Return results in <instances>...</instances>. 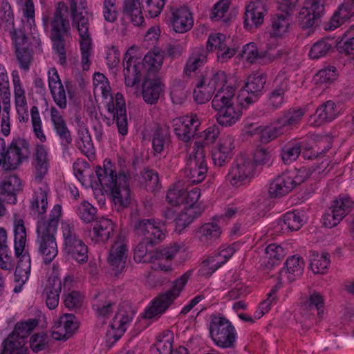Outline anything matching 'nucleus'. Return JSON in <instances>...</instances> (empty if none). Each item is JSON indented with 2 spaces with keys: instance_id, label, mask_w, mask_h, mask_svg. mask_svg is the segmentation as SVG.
Returning <instances> with one entry per match:
<instances>
[{
  "instance_id": "f3484780",
  "label": "nucleus",
  "mask_w": 354,
  "mask_h": 354,
  "mask_svg": "<svg viewBox=\"0 0 354 354\" xmlns=\"http://www.w3.org/2000/svg\"><path fill=\"white\" fill-rule=\"evenodd\" d=\"M339 113V111L333 101H326L317 109L313 124L315 127H320L330 122L337 117Z\"/></svg>"
},
{
  "instance_id": "052dcab7",
  "label": "nucleus",
  "mask_w": 354,
  "mask_h": 354,
  "mask_svg": "<svg viewBox=\"0 0 354 354\" xmlns=\"http://www.w3.org/2000/svg\"><path fill=\"white\" fill-rule=\"evenodd\" d=\"M325 14L324 0H311V21H318Z\"/></svg>"
},
{
  "instance_id": "c9c22d12",
  "label": "nucleus",
  "mask_w": 354,
  "mask_h": 354,
  "mask_svg": "<svg viewBox=\"0 0 354 354\" xmlns=\"http://www.w3.org/2000/svg\"><path fill=\"white\" fill-rule=\"evenodd\" d=\"M329 254L327 252H317L311 253V270L315 274L324 273L330 264Z\"/></svg>"
},
{
  "instance_id": "c756f323",
  "label": "nucleus",
  "mask_w": 354,
  "mask_h": 354,
  "mask_svg": "<svg viewBox=\"0 0 354 354\" xmlns=\"http://www.w3.org/2000/svg\"><path fill=\"white\" fill-rule=\"evenodd\" d=\"M353 8L342 3L333 14L330 22L329 27L325 29L334 30L346 22H350Z\"/></svg>"
},
{
  "instance_id": "c03bdc74",
  "label": "nucleus",
  "mask_w": 354,
  "mask_h": 354,
  "mask_svg": "<svg viewBox=\"0 0 354 354\" xmlns=\"http://www.w3.org/2000/svg\"><path fill=\"white\" fill-rule=\"evenodd\" d=\"M179 251V247L176 245L162 250H156L150 253L149 259L147 261H156L162 259L171 260Z\"/></svg>"
},
{
  "instance_id": "ea45409f",
  "label": "nucleus",
  "mask_w": 354,
  "mask_h": 354,
  "mask_svg": "<svg viewBox=\"0 0 354 354\" xmlns=\"http://www.w3.org/2000/svg\"><path fill=\"white\" fill-rule=\"evenodd\" d=\"M133 315V311L130 308H129L127 310L124 309V307H120L113 319V321L111 324V328H125V325L129 324L132 320Z\"/></svg>"
},
{
  "instance_id": "4468645a",
  "label": "nucleus",
  "mask_w": 354,
  "mask_h": 354,
  "mask_svg": "<svg viewBox=\"0 0 354 354\" xmlns=\"http://www.w3.org/2000/svg\"><path fill=\"white\" fill-rule=\"evenodd\" d=\"M171 21L176 32L184 33L192 28L194 24L192 14L187 7L171 8Z\"/></svg>"
},
{
  "instance_id": "6e6552de",
  "label": "nucleus",
  "mask_w": 354,
  "mask_h": 354,
  "mask_svg": "<svg viewBox=\"0 0 354 354\" xmlns=\"http://www.w3.org/2000/svg\"><path fill=\"white\" fill-rule=\"evenodd\" d=\"M38 325V321L36 319H29L26 322L17 323L14 330L8 335L6 339L3 341L6 351L8 349L19 351L27 349L24 348L25 339L27 338L33 329Z\"/></svg>"
},
{
  "instance_id": "f03ea898",
  "label": "nucleus",
  "mask_w": 354,
  "mask_h": 354,
  "mask_svg": "<svg viewBox=\"0 0 354 354\" xmlns=\"http://www.w3.org/2000/svg\"><path fill=\"white\" fill-rule=\"evenodd\" d=\"M134 232L136 235L144 236L134 249V259L139 262L147 261L145 258L147 257L148 247H153L165 239V234L152 219L138 220L134 224Z\"/></svg>"
},
{
  "instance_id": "9d476101",
  "label": "nucleus",
  "mask_w": 354,
  "mask_h": 354,
  "mask_svg": "<svg viewBox=\"0 0 354 354\" xmlns=\"http://www.w3.org/2000/svg\"><path fill=\"white\" fill-rule=\"evenodd\" d=\"M174 131L177 137L185 142L197 135L201 122L196 115L185 116L173 120Z\"/></svg>"
},
{
  "instance_id": "680f3d73",
  "label": "nucleus",
  "mask_w": 354,
  "mask_h": 354,
  "mask_svg": "<svg viewBox=\"0 0 354 354\" xmlns=\"http://www.w3.org/2000/svg\"><path fill=\"white\" fill-rule=\"evenodd\" d=\"M342 220L338 214L329 208L322 217V223L326 227L331 228L339 224Z\"/></svg>"
},
{
  "instance_id": "7c9ffc66",
  "label": "nucleus",
  "mask_w": 354,
  "mask_h": 354,
  "mask_svg": "<svg viewBox=\"0 0 354 354\" xmlns=\"http://www.w3.org/2000/svg\"><path fill=\"white\" fill-rule=\"evenodd\" d=\"M202 213V209L194 210L192 208H185L174 219L176 224L175 231L178 234L185 229L196 218Z\"/></svg>"
},
{
  "instance_id": "f704fd0d",
  "label": "nucleus",
  "mask_w": 354,
  "mask_h": 354,
  "mask_svg": "<svg viewBox=\"0 0 354 354\" xmlns=\"http://www.w3.org/2000/svg\"><path fill=\"white\" fill-rule=\"evenodd\" d=\"M286 267L279 272V279L281 280L284 274L291 273L294 275H301L303 273L304 262L299 257L293 255L288 258L285 262Z\"/></svg>"
},
{
  "instance_id": "8fccbe9b",
  "label": "nucleus",
  "mask_w": 354,
  "mask_h": 354,
  "mask_svg": "<svg viewBox=\"0 0 354 354\" xmlns=\"http://www.w3.org/2000/svg\"><path fill=\"white\" fill-rule=\"evenodd\" d=\"M145 5V12H147L149 17L154 18L158 16L164 6L165 0H141Z\"/></svg>"
},
{
  "instance_id": "473e14b6",
  "label": "nucleus",
  "mask_w": 354,
  "mask_h": 354,
  "mask_svg": "<svg viewBox=\"0 0 354 354\" xmlns=\"http://www.w3.org/2000/svg\"><path fill=\"white\" fill-rule=\"evenodd\" d=\"M14 232L15 254L19 257L24 250L26 241V231L22 219L15 222Z\"/></svg>"
},
{
  "instance_id": "e2e57ef3",
  "label": "nucleus",
  "mask_w": 354,
  "mask_h": 354,
  "mask_svg": "<svg viewBox=\"0 0 354 354\" xmlns=\"http://www.w3.org/2000/svg\"><path fill=\"white\" fill-rule=\"evenodd\" d=\"M48 205L47 193L41 190L35 201L32 203V207L36 209L39 214H43L46 212Z\"/></svg>"
},
{
  "instance_id": "69168bd1",
  "label": "nucleus",
  "mask_w": 354,
  "mask_h": 354,
  "mask_svg": "<svg viewBox=\"0 0 354 354\" xmlns=\"http://www.w3.org/2000/svg\"><path fill=\"white\" fill-rule=\"evenodd\" d=\"M310 176V171L306 167H301L291 171V178L294 187L303 183Z\"/></svg>"
},
{
  "instance_id": "2f4dec72",
  "label": "nucleus",
  "mask_w": 354,
  "mask_h": 354,
  "mask_svg": "<svg viewBox=\"0 0 354 354\" xmlns=\"http://www.w3.org/2000/svg\"><path fill=\"white\" fill-rule=\"evenodd\" d=\"M337 77L336 68L334 66H328L319 70L314 76L315 84L321 87V90L324 91L328 84L333 82Z\"/></svg>"
},
{
  "instance_id": "e433bc0d",
  "label": "nucleus",
  "mask_w": 354,
  "mask_h": 354,
  "mask_svg": "<svg viewBox=\"0 0 354 354\" xmlns=\"http://www.w3.org/2000/svg\"><path fill=\"white\" fill-rule=\"evenodd\" d=\"M239 116V113L236 112L233 106H227L217 113L216 118L219 124L227 127L234 124Z\"/></svg>"
},
{
  "instance_id": "1a4fd4ad",
  "label": "nucleus",
  "mask_w": 354,
  "mask_h": 354,
  "mask_svg": "<svg viewBox=\"0 0 354 354\" xmlns=\"http://www.w3.org/2000/svg\"><path fill=\"white\" fill-rule=\"evenodd\" d=\"M195 146H197V151L194 157L190 158L189 160L185 174L191 183L197 184L205 179L207 167L204 160L203 145L200 146V142H196Z\"/></svg>"
},
{
  "instance_id": "bf43d9fd",
  "label": "nucleus",
  "mask_w": 354,
  "mask_h": 354,
  "mask_svg": "<svg viewBox=\"0 0 354 354\" xmlns=\"http://www.w3.org/2000/svg\"><path fill=\"white\" fill-rule=\"evenodd\" d=\"M125 84L127 86H133L140 81V63H136V61L133 64V73H124Z\"/></svg>"
},
{
  "instance_id": "c85d7f7f",
  "label": "nucleus",
  "mask_w": 354,
  "mask_h": 354,
  "mask_svg": "<svg viewBox=\"0 0 354 354\" xmlns=\"http://www.w3.org/2000/svg\"><path fill=\"white\" fill-rule=\"evenodd\" d=\"M326 313L324 297L319 292L311 294V317L315 325L319 326L324 319Z\"/></svg>"
},
{
  "instance_id": "a211bd4d",
  "label": "nucleus",
  "mask_w": 354,
  "mask_h": 354,
  "mask_svg": "<svg viewBox=\"0 0 354 354\" xmlns=\"http://www.w3.org/2000/svg\"><path fill=\"white\" fill-rule=\"evenodd\" d=\"M127 248L124 244L115 243L109 251L108 262L115 274L122 272L126 266Z\"/></svg>"
},
{
  "instance_id": "423d86ee",
  "label": "nucleus",
  "mask_w": 354,
  "mask_h": 354,
  "mask_svg": "<svg viewBox=\"0 0 354 354\" xmlns=\"http://www.w3.org/2000/svg\"><path fill=\"white\" fill-rule=\"evenodd\" d=\"M62 229L64 239L63 250L67 258L81 264L87 262L88 259L87 246L77 237L73 227L66 224Z\"/></svg>"
},
{
  "instance_id": "cd10ccee",
  "label": "nucleus",
  "mask_w": 354,
  "mask_h": 354,
  "mask_svg": "<svg viewBox=\"0 0 354 354\" xmlns=\"http://www.w3.org/2000/svg\"><path fill=\"white\" fill-rule=\"evenodd\" d=\"M39 252L44 257V262L49 264L57 255L58 249L56 239H37Z\"/></svg>"
},
{
  "instance_id": "7ed1b4c3",
  "label": "nucleus",
  "mask_w": 354,
  "mask_h": 354,
  "mask_svg": "<svg viewBox=\"0 0 354 354\" xmlns=\"http://www.w3.org/2000/svg\"><path fill=\"white\" fill-rule=\"evenodd\" d=\"M64 12H68V7L64 1L57 3L53 19L51 21L50 38L53 48L59 55V63L64 65L66 62L65 39L64 34H67L69 29V21L64 18Z\"/></svg>"
},
{
  "instance_id": "dca6fc26",
  "label": "nucleus",
  "mask_w": 354,
  "mask_h": 354,
  "mask_svg": "<svg viewBox=\"0 0 354 354\" xmlns=\"http://www.w3.org/2000/svg\"><path fill=\"white\" fill-rule=\"evenodd\" d=\"M232 247H227L219 252L216 257H211L203 261L201 272L209 277L213 272L223 265L234 253Z\"/></svg>"
},
{
  "instance_id": "aec40b11",
  "label": "nucleus",
  "mask_w": 354,
  "mask_h": 354,
  "mask_svg": "<svg viewBox=\"0 0 354 354\" xmlns=\"http://www.w3.org/2000/svg\"><path fill=\"white\" fill-rule=\"evenodd\" d=\"M114 103L116 109L114 120L116 122L118 131L122 136L127 135L128 132L127 110L125 102L121 93H118L115 95Z\"/></svg>"
},
{
  "instance_id": "ddd939ff",
  "label": "nucleus",
  "mask_w": 354,
  "mask_h": 354,
  "mask_svg": "<svg viewBox=\"0 0 354 354\" xmlns=\"http://www.w3.org/2000/svg\"><path fill=\"white\" fill-rule=\"evenodd\" d=\"M142 86L144 100L150 104L156 103L163 87L158 75L152 72L147 73Z\"/></svg>"
},
{
  "instance_id": "58836bf2",
  "label": "nucleus",
  "mask_w": 354,
  "mask_h": 354,
  "mask_svg": "<svg viewBox=\"0 0 354 354\" xmlns=\"http://www.w3.org/2000/svg\"><path fill=\"white\" fill-rule=\"evenodd\" d=\"M1 15L0 17V27L4 30H10L14 27V14L10 4L8 1H3L1 5Z\"/></svg>"
},
{
  "instance_id": "37998d69",
  "label": "nucleus",
  "mask_w": 354,
  "mask_h": 354,
  "mask_svg": "<svg viewBox=\"0 0 354 354\" xmlns=\"http://www.w3.org/2000/svg\"><path fill=\"white\" fill-rule=\"evenodd\" d=\"M15 53L20 68L25 71H28L33 59L32 50L29 46H26L17 49Z\"/></svg>"
},
{
  "instance_id": "0e129e2a",
  "label": "nucleus",
  "mask_w": 354,
  "mask_h": 354,
  "mask_svg": "<svg viewBox=\"0 0 354 354\" xmlns=\"http://www.w3.org/2000/svg\"><path fill=\"white\" fill-rule=\"evenodd\" d=\"M271 159L270 151L266 149H257L253 155L254 163L256 165H264L268 164Z\"/></svg>"
},
{
  "instance_id": "a18cd8bd",
  "label": "nucleus",
  "mask_w": 354,
  "mask_h": 354,
  "mask_svg": "<svg viewBox=\"0 0 354 354\" xmlns=\"http://www.w3.org/2000/svg\"><path fill=\"white\" fill-rule=\"evenodd\" d=\"M303 115L304 111L302 109H290L285 113L283 118L278 120V122L282 127L293 126L300 121Z\"/></svg>"
},
{
  "instance_id": "4d7b16f0",
  "label": "nucleus",
  "mask_w": 354,
  "mask_h": 354,
  "mask_svg": "<svg viewBox=\"0 0 354 354\" xmlns=\"http://www.w3.org/2000/svg\"><path fill=\"white\" fill-rule=\"evenodd\" d=\"M184 189H169L166 199L172 206H179L183 204L185 200Z\"/></svg>"
},
{
  "instance_id": "4c0bfd02",
  "label": "nucleus",
  "mask_w": 354,
  "mask_h": 354,
  "mask_svg": "<svg viewBox=\"0 0 354 354\" xmlns=\"http://www.w3.org/2000/svg\"><path fill=\"white\" fill-rule=\"evenodd\" d=\"M266 76L265 74H254L248 78L245 84L246 91L255 96L260 93L266 84Z\"/></svg>"
},
{
  "instance_id": "338daca9",
  "label": "nucleus",
  "mask_w": 354,
  "mask_h": 354,
  "mask_svg": "<svg viewBox=\"0 0 354 354\" xmlns=\"http://www.w3.org/2000/svg\"><path fill=\"white\" fill-rule=\"evenodd\" d=\"M274 180L283 187V190L288 194L295 187L291 178V171H286L281 175H279Z\"/></svg>"
},
{
  "instance_id": "0eeeda50",
  "label": "nucleus",
  "mask_w": 354,
  "mask_h": 354,
  "mask_svg": "<svg viewBox=\"0 0 354 354\" xmlns=\"http://www.w3.org/2000/svg\"><path fill=\"white\" fill-rule=\"evenodd\" d=\"M28 149V143L24 139L13 140L6 150L0 151V167L5 171L16 170L28 156L23 155L19 145Z\"/></svg>"
},
{
  "instance_id": "13d9d810",
  "label": "nucleus",
  "mask_w": 354,
  "mask_h": 354,
  "mask_svg": "<svg viewBox=\"0 0 354 354\" xmlns=\"http://www.w3.org/2000/svg\"><path fill=\"white\" fill-rule=\"evenodd\" d=\"M83 298L80 292L73 291L70 292L64 300V304L69 309L76 310L82 306Z\"/></svg>"
},
{
  "instance_id": "72a5a7b5",
  "label": "nucleus",
  "mask_w": 354,
  "mask_h": 354,
  "mask_svg": "<svg viewBox=\"0 0 354 354\" xmlns=\"http://www.w3.org/2000/svg\"><path fill=\"white\" fill-rule=\"evenodd\" d=\"M353 206L354 202L350 197L346 195H339L333 201L330 208L343 219L351 211Z\"/></svg>"
},
{
  "instance_id": "5701e85b",
  "label": "nucleus",
  "mask_w": 354,
  "mask_h": 354,
  "mask_svg": "<svg viewBox=\"0 0 354 354\" xmlns=\"http://www.w3.org/2000/svg\"><path fill=\"white\" fill-rule=\"evenodd\" d=\"M234 148L232 137H227L219 144L218 147L213 151L212 156L215 165L223 166L232 158V149Z\"/></svg>"
},
{
  "instance_id": "2eb2a0df",
  "label": "nucleus",
  "mask_w": 354,
  "mask_h": 354,
  "mask_svg": "<svg viewBox=\"0 0 354 354\" xmlns=\"http://www.w3.org/2000/svg\"><path fill=\"white\" fill-rule=\"evenodd\" d=\"M266 12L262 0H251L245 12L244 27L246 29L257 28L263 23V15Z\"/></svg>"
},
{
  "instance_id": "f257e3e1",
  "label": "nucleus",
  "mask_w": 354,
  "mask_h": 354,
  "mask_svg": "<svg viewBox=\"0 0 354 354\" xmlns=\"http://www.w3.org/2000/svg\"><path fill=\"white\" fill-rule=\"evenodd\" d=\"M95 173L101 185L110 189L115 205H118L122 209L127 207L131 200L126 174L120 173L117 176L112 168L102 169L99 165L95 167Z\"/></svg>"
},
{
  "instance_id": "603ef678",
  "label": "nucleus",
  "mask_w": 354,
  "mask_h": 354,
  "mask_svg": "<svg viewBox=\"0 0 354 354\" xmlns=\"http://www.w3.org/2000/svg\"><path fill=\"white\" fill-rule=\"evenodd\" d=\"M226 83L227 78L225 73L219 71L213 75L207 84V88L210 89V92H214L215 90L218 88V93H221Z\"/></svg>"
},
{
  "instance_id": "393cba45",
  "label": "nucleus",
  "mask_w": 354,
  "mask_h": 354,
  "mask_svg": "<svg viewBox=\"0 0 354 354\" xmlns=\"http://www.w3.org/2000/svg\"><path fill=\"white\" fill-rule=\"evenodd\" d=\"M115 225L113 221L106 218L102 217L95 221L93 226L94 237L95 241H106L113 234Z\"/></svg>"
},
{
  "instance_id": "09e8293b",
  "label": "nucleus",
  "mask_w": 354,
  "mask_h": 354,
  "mask_svg": "<svg viewBox=\"0 0 354 354\" xmlns=\"http://www.w3.org/2000/svg\"><path fill=\"white\" fill-rule=\"evenodd\" d=\"M185 200L183 205H185V208H192L194 210L201 209L197 205L196 203L201 196L200 189L195 187L190 191L185 189L184 195Z\"/></svg>"
},
{
  "instance_id": "a878e982",
  "label": "nucleus",
  "mask_w": 354,
  "mask_h": 354,
  "mask_svg": "<svg viewBox=\"0 0 354 354\" xmlns=\"http://www.w3.org/2000/svg\"><path fill=\"white\" fill-rule=\"evenodd\" d=\"M34 165L36 169V179L41 181L48 172V159L47 151L42 145H37L33 155Z\"/></svg>"
},
{
  "instance_id": "f8f14e48",
  "label": "nucleus",
  "mask_w": 354,
  "mask_h": 354,
  "mask_svg": "<svg viewBox=\"0 0 354 354\" xmlns=\"http://www.w3.org/2000/svg\"><path fill=\"white\" fill-rule=\"evenodd\" d=\"M61 211V205H55L50 212L48 220L41 219L37 222V239H55Z\"/></svg>"
},
{
  "instance_id": "3c124183",
  "label": "nucleus",
  "mask_w": 354,
  "mask_h": 354,
  "mask_svg": "<svg viewBox=\"0 0 354 354\" xmlns=\"http://www.w3.org/2000/svg\"><path fill=\"white\" fill-rule=\"evenodd\" d=\"M78 214L85 223L95 220L96 209L88 202L84 201L78 208Z\"/></svg>"
},
{
  "instance_id": "6ab92c4d",
  "label": "nucleus",
  "mask_w": 354,
  "mask_h": 354,
  "mask_svg": "<svg viewBox=\"0 0 354 354\" xmlns=\"http://www.w3.org/2000/svg\"><path fill=\"white\" fill-rule=\"evenodd\" d=\"M21 187L20 178L16 175L10 176L0 183V196H6L8 203L15 204L17 193L21 189Z\"/></svg>"
},
{
  "instance_id": "20e7f679",
  "label": "nucleus",
  "mask_w": 354,
  "mask_h": 354,
  "mask_svg": "<svg viewBox=\"0 0 354 354\" xmlns=\"http://www.w3.org/2000/svg\"><path fill=\"white\" fill-rule=\"evenodd\" d=\"M191 274L192 271L189 270L175 280L171 289L159 295L153 299L151 305L145 310L142 317L145 319H152L162 315L174 302L175 299L178 297L190 278Z\"/></svg>"
},
{
  "instance_id": "de8ad7c7",
  "label": "nucleus",
  "mask_w": 354,
  "mask_h": 354,
  "mask_svg": "<svg viewBox=\"0 0 354 354\" xmlns=\"http://www.w3.org/2000/svg\"><path fill=\"white\" fill-rule=\"evenodd\" d=\"M283 223L288 230L296 231L303 225V219L301 218L299 212H289L284 214Z\"/></svg>"
},
{
  "instance_id": "412c9836",
  "label": "nucleus",
  "mask_w": 354,
  "mask_h": 354,
  "mask_svg": "<svg viewBox=\"0 0 354 354\" xmlns=\"http://www.w3.org/2000/svg\"><path fill=\"white\" fill-rule=\"evenodd\" d=\"M214 48H218L223 51L221 55L218 54V58L221 57L223 59H230L236 53L234 49L229 48L226 44V36L221 33L216 35H210L207 43V50L208 51L213 50Z\"/></svg>"
},
{
  "instance_id": "9b49d317",
  "label": "nucleus",
  "mask_w": 354,
  "mask_h": 354,
  "mask_svg": "<svg viewBox=\"0 0 354 354\" xmlns=\"http://www.w3.org/2000/svg\"><path fill=\"white\" fill-rule=\"evenodd\" d=\"M254 171V165L250 160L240 158L236 160L227 174V180L234 186H241L250 178Z\"/></svg>"
},
{
  "instance_id": "6e6d98bb",
  "label": "nucleus",
  "mask_w": 354,
  "mask_h": 354,
  "mask_svg": "<svg viewBox=\"0 0 354 354\" xmlns=\"http://www.w3.org/2000/svg\"><path fill=\"white\" fill-rule=\"evenodd\" d=\"M8 31L15 44V50L19 48H23V47L29 46L28 38L22 30L14 28Z\"/></svg>"
},
{
  "instance_id": "b1692460",
  "label": "nucleus",
  "mask_w": 354,
  "mask_h": 354,
  "mask_svg": "<svg viewBox=\"0 0 354 354\" xmlns=\"http://www.w3.org/2000/svg\"><path fill=\"white\" fill-rule=\"evenodd\" d=\"M142 10H145L141 0H124L123 12L131 18L134 26H140L144 22Z\"/></svg>"
},
{
  "instance_id": "49530a36",
  "label": "nucleus",
  "mask_w": 354,
  "mask_h": 354,
  "mask_svg": "<svg viewBox=\"0 0 354 354\" xmlns=\"http://www.w3.org/2000/svg\"><path fill=\"white\" fill-rule=\"evenodd\" d=\"M301 153V149L299 145H286L282 148L281 156L284 164L289 165L292 161L296 160Z\"/></svg>"
},
{
  "instance_id": "864d4df0",
  "label": "nucleus",
  "mask_w": 354,
  "mask_h": 354,
  "mask_svg": "<svg viewBox=\"0 0 354 354\" xmlns=\"http://www.w3.org/2000/svg\"><path fill=\"white\" fill-rule=\"evenodd\" d=\"M287 88L288 85L286 82H283L272 91L269 101L273 107L277 108L283 103L284 93Z\"/></svg>"
},
{
  "instance_id": "a19ab883",
  "label": "nucleus",
  "mask_w": 354,
  "mask_h": 354,
  "mask_svg": "<svg viewBox=\"0 0 354 354\" xmlns=\"http://www.w3.org/2000/svg\"><path fill=\"white\" fill-rule=\"evenodd\" d=\"M266 259H268L266 267L270 268L275 264V261H279L285 257L284 250L280 245L272 243L265 249Z\"/></svg>"
},
{
  "instance_id": "39448f33",
  "label": "nucleus",
  "mask_w": 354,
  "mask_h": 354,
  "mask_svg": "<svg viewBox=\"0 0 354 354\" xmlns=\"http://www.w3.org/2000/svg\"><path fill=\"white\" fill-rule=\"evenodd\" d=\"M209 330L211 338L217 346L225 348H234L236 329L227 318L212 315Z\"/></svg>"
},
{
  "instance_id": "774afa93",
  "label": "nucleus",
  "mask_w": 354,
  "mask_h": 354,
  "mask_svg": "<svg viewBox=\"0 0 354 354\" xmlns=\"http://www.w3.org/2000/svg\"><path fill=\"white\" fill-rule=\"evenodd\" d=\"M23 16L29 23L30 26H35V6L32 0H28L23 3L22 8Z\"/></svg>"
},
{
  "instance_id": "79ce46f5",
  "label": "nucleus",
  "mask_w": 354,
  "mask_h": 354,
  "mask_svg": "<svg viewBox=\"0 0 354 354\" xmlns=\"http://www.w3.org/2000/svg\"><path fill=\"white\" fill-rule=\"evenodd\" d=\"M277 16L272 20V28L270 30V36L273 37H281L287 32L289 26V22L287 20L288 13Z\"/></svg>"
},
{
  "instance_id": "4be33fe9",
  "label": "nucleus",
  "mask_w": 354,
  "mask_h": 354,
  "mask_svg": "<svg viewBox=\"0 0 354 354\" xmlns=\"http://www.w3.org/2000/svg\"><path fill=\"white\" fill-rule=\"evenodd\" d=\"M50 117L54 129L59 139L64 141L66 145L71 144L72 142V137L70 131L67 127L66 121L55 107H51Z\"/></svg>"
},
{
  "instance_id": "5fc2aeb1",
  "label": "nucleus",
  "mask_w": 354,
  "mask_h": 354,
  "mask_svg": "<svg viewBox=\"0 0 354 354\" xmlns=\"http://www.w3.org/2000/svg\"><path fill=\"white\" fill-rule=\"evenodd\" d=\"M330 49L331 45L328 41L324 39L320 40L311 47V58L319 59V57H324Z\"/></svg>"
},
{
  "instance_id": "bb28decb",
  "label": "nucleus",
  "mask_w": 354,
  "mask_h": 354,
  "mask_svg": "<svg viewBox=\"0 0 354 354\" xmlns=\"http://www.w3.org/2000/svg\"><path fill=\"white\" fill-rule=\"evenodd\" d=\"M87 15V11H80L78 13L71 14L73 25L76 26L79 32L80 41H91L88 32L89 19Z\"/></svg>"
}]
</instances>
